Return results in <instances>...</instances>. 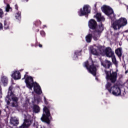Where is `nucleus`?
<instances>
[{"instance_id": "nucleus-1", "label": "nucleus", "mask_w": 128, "mask_h": 128, "mask_svg": "<svg viewBox=\"0 0 128 128\" xmlns=\"http://www.w3.org/2000/svg\"><path fill=\"white\" fill-rule=\"evenodd\" d=\"M26 84V87L30 90H32V88H34V91L37 94H42V88L36 82H34V79L32 77L30 76H26V74L24 76V78L22 80H24Z\"/></svg>"}, {"instance_id": "nucleus-2", "label": "nucleus", "mask_w": 128, "mask_h": 128, "mask_svg": "<svg viewBox=\"0 0 128 128\" xmlns=\"http://www.w3.org/2000/svg\"><path fill=\"white\" fill-rule=\"evenodd\" d=\"M90 52L94 56H106V48H104L100 45H94L90 46Z\"/></svg>"}, {"instance_id": "nucleus-3", "label": "nucleus", "mask_w": 128, "mask_h": 128, "mask_svg": "<svg viewBox=\"0 0 128 128\" xmlns=\"http://www.w3.org/2000/svg\"><path fill=\"white\" fill-rule=\"evenodd\" d=\"M106 88L108 90L110 94H112L114 96H120V88L118 87V86L116 85H114V86H112V83H108L106 85Z\"/></svg>"}, {"instance_id": "nucleus-4", "label": "nucleus", "mask_w": 128, "mask_h": 128, "mask_svg": "<svg viewBox=\"0 0 128 128\" xmlns=\"http://www.w3.org/2000/svg\"><path fill=\"white\" fill-rule=\"evenodd\" d=\"M128 24V20L124 18H121L119 20L115 21L112 23V26L113 28L116 30H120V28H122Z\"/></svg>"}, {"instance_id": "nucleus-5", "label": "nucleus", "mask_w": 128, "mask_h": 128, "mask_svg": "<svg viewBox=\"0 0 128 128\" xmlns=\"http://www.w3.org/2000/svg\"><path fill=\"white\" fill-rule=\"evenodd\" d=\"M92 64V60L90 58L84 63V66L86 68L90 74H92L93 76H96V68Z\"/></svg>"}, {"instance_id": "nucleus-6", "label": "nucleus", "mask_w": 128, "mask_h": 128, "mask_svg": "<svg viewBox=\"0 0 128 128\" xmlns=\"http://www.w3.org/2000/svg\"><path fill=\"white\" fill-rule=\"evenodd\" d=\"M52 120V116H50V110L46 106H44L43 108V114L41 118V120L46 124H50V122Z\"/></svg>"}, {"instance_id": "nucleus-7", "label": "nucleus", "mask_w": 128, "mask_h": 128, "mask_svg": "<svg viewBox=\"0 0 128 128\" xmlns=\"http://www.w3.org/2000/svg\"><path fill=\"white\" fill-rule=\"evenodd\" d=\"M102 10L105 14L108 16H110L112 20H114L116 16H114V10H112V9L110 6L104 5L102 7Z\"/></svg>"}, {"instance_id": "nucleus-8", "label": "nucleus", "mask_w": 128, "mask_h": 128, "mask_svg": "<svg viewBox=\"0 0 128 128\" xmlns=\"http://www.w3.org/2000/svg\"><path fill=\"white\" fill-rule=\"evenodd\" d=\"M105 56L108 58H112V62L116 66H118V62H116V56H114V52L112 51V48L110 47L106 48V52Z\"/></svg>"}, {"instance_id": "nucleus-9", "label": "nucleus", "mask_w": 128, "mask_h": 128, "mask_svg": "<svg viewBox=\"0 0 128 128\" xmlns=\"http://www.w3.org/2000/svg\"><path fill=\"white\" fill-rule=\"evenodd\" d=\"M102 30H104V26H102V24H100L98 26H97L96 31L92 34L93 35H92V36H93L94 40H98L100 38V34L102 32Z\"/></svg>"}, {"instance_id": "nucleus-10", "label": "nucleus", "mask_w": 128, "mask_h": 128, "mask_svg": "<svg viewBox=\"0 0 128 128\" xmlns=\"http://www.w3.org/2000/svg\"><path fill=\"white\" fill-rule=\"evenodd\" d=\"M105 73L106 80H110L112 82H116V76L118 75L116 72H114L112 70L110 72L105 70Z\"/></svg>"}, {"instance_id": "nucleus-11", "label": "nucleus", "mask_w": 128, "mask_h": 128, "mask_svg": "<svg viewBox=\"0 0 128 128\" xmlns=\"http://www.w3.org/2000/svg\"><path fill=\"white\" fill-rule=\"evenodd\" d=\"M90 12V6L88 5H85L83 6L82 9L81 8L80 11L78 12V14L80 16H86Z\"/></svg>"}, {"instance_id": "nucleus-12", "label": "nucleus", "mask_w": 128, "mask_h": 128, "mask_svg": "<svg viewBox=\"0 0 128 128\" xmlns=\"http://www.w3.org/2000/svg\"><path fill=\"white\" fill-rule=\"evenodd\" d=\"M32 118L30 116L28 115L26 118L24 120V122L19 128H28L32 124Z\"/></svg>"}, {"instance_id": "nucleus-13", "label": "nucleus", "mask_w": 128, "mask_h": 128, "mask_svg": "<svg viewBox=\"0 0 128 128\" xmlns=\"http://www.w3.org/2000/svg\"><path fill=\"white\" fill-rule=\"evenodd\" d=\"M10 98L12 100V106L13 108H16L18 106V98L14 94H12V95H10L9 96H7L6 100H10Z\"/></svg>"}, {"instance_id": "nucleus-14", "label": "nucleus", "mask_w": 128, "mask_h": 128, "mask_svg": "<svg viewBox=\"0 0 128 128\" xmlns=\"http://www.w3.org/2000/svg\"><path fill=\"white\" fill-rule=\"evenodd\" d=\"M11 76L14 78V80H20L22 76L20 75V72L18 70H14L12 72Z\"/></svg>"}, {"instance_id": "nucleus-15", "label": "nucleus", "mask_w": 128, "mask_h": 128, "mask_svg": "<svg viewBox=\"0 0 128 128\" xmlns=\"http://www.w3.org/2000/svg\"><path fill=\"white\" fill-rule=\"evenodd\" d=\"M10 124L14 126H16L20 124L18 118L16 117H12L10 119Z\"/></svg>"}, {"instance_id": "nucleus-16", "label": "nucleus", "mask_w": 128, "mask_h": 128, "mask_svg": "<svg viewBox=\"0 0 128 128\" xmlns=\"http://www.w3.org/2000/svg\"><path fill=\"white\" fill-rule=\"evenodd\" d=\"M88 26L92 30H94L96 26V22L93 19L90 20L88 22Z\"/></svg>"}, {"instance_id": "nucleus-17", "label": "nucleus", "mask_w": 128, "mask_h": 128, "mask_svg": "<svg viewBox=\"0 0 128 128\" xmlns=\"http://www.w3.org/2000/svg\"><path fill=\"white\" fill-rule=\"evenodd\" d=\"M102 64L106 68H110V66H112V62L108 60H106L104 62H102Z\"/></svg>"}, {"instance_id": "nucleus-18", "label": "nucleus", "mask_w": 128, "mask_h": 128, "mask_svg": "<svg viewBox=\"0 0 128 128\" xmlns=\"http://www.w3.org/2000/svg\"><path fill=\"white\" fill-rule=\"evenodd\" d=\"M1 82L4 86H7L8 84V78L6 76H2Z\"/></svg>"}, {"instance_id": "nucleus-19", "label": "nucleus", "mask_w": 128, "mask_h": 128, "mask_svg": "<svg viewBox=\"0 0 128 128\" xmlns=\"http://www.w3.org/2000/svg\"><path fill=\"white\" fill-rule=\"evenodd\" d=\"M95 16L98 22H104V18L102 16V14L97 13Z\"/></svg>"}, {"instance_id": "nucleus-20", "label": "nucleus", "mask_w": 128, "mask_h": 128, "mask_svg": "<svg viewBox=\"0 0 128 128\" xmlns=\"http://www.w3.org/2000/svg\"><path fill=\"white\" fill-rule=\"evenodd\" d=\"M33 112L38 114L40 111V108L38 105L34 104L32 107Z\"/></svg>"}, {"instance_id": "nucleus-21", "label": "nucleus", "mask_w": 128, "mask_h": 128, "mask_svg": "<svg viewBox=\"0 0 128 128\" xmlns=\"http://www.w3.org/2000/svg\"><path fill=\"white\" fill-rule=\"evenodd\" d=\"M122 49L121 48H118L116 50L115 52L116 54L118 56V58H122Z\"/></svg>"}, {"instance_id": "nucleus-22", "label": "nucleus", "mask_w": 128, "mask_h": 128, "mask_svg": "<svg viewBox=\"0 0 128 128\" xmlns=\"http://www.w3.org/2000/svg\"><path fill=\"white\" fill-rule=\"evenodd\" d=\"M92 38V34H89L86 37V40L87 42H90Z\"/></svg>"}, {"instance_id": "nucleus-23", "label": "nucleus", "mask_w": 128, "mask_h": 128, "mask_svg": "<svg viewBox=\"0 0 128 128\" xmlns=\"http://www.w3.org/2000/svg\"><path fill=\"white\" fill-rule=\"evenodd\" d=\"M80 52H82V50H76L75 52L74 56V60H76V58H78V56L80 55Z\"/></svg>"}, {"instance_id": "nucleus-24", "label": "nucleus", "mask_w": 128, "mask_h": 128, "mask_svg": "<svg viewBox=\"0 0 128 128\" xmlns=\"http://www.w3.org/2000/svg\"><path fill=\"white\" fill-rule=\"evenodd\" d=\"M10 28V22L8 20H5L4 22V28L8 30Z\"/></svg>"}, {"instance_id": "nucleus-25", "label": "nucleus", "mask_w": 128, "mask_h": 128, "mask_svg": "<svg viewBox=\"0 0 128 128\" xmlns=\"http://www.w3.org/2000/svg\"><path fill=\"white\" fill-rule=\"evenodd\" d=\"M20 12H18L17 13H16L15 18L16 20H20V14H21Z\"/></svg>"}, {"instance_id": "nucleus-26", "label": "nucleus", "mask_w": 128, "mask_h": 128, "mask_svg": "<svg viewBox=\"0 0 128 128\" xmlns=\"http://www.w3.org/2000/svg\"><path fill=\"white\" fill-rule=\"evenodd\" d=\"M12 86H10V87H9L8 95L7 96H11L12 94H14V93H12Z\"/></svg>"}, {"instance_id": "nucleus-27", "label": "nucleus", "mask_w": 128, "mask_h": 128, "mask_svg": "<svg viewBox=\"0 0 128 128\" xmlns=\"http://www.w3.org/2000/svg\"><path fill=\"white\" fill-rule=\"evenodd\" d=\"M6 12H10V10H12V8L10 6V4H7L6 6Z\"/></svg>"}, {"instance_id": "nucleus-28", "label": "nucleus", "mask_w": 128, "mask_h": 128, "mask_svg": "<svg viewBox=\"0 0 128 128\" xmlns=\"http://www.w3.org/2000/svg\"><path fill=\"white\" fill-rule=\"evenodd\" d=\"M40 34L42 36H46V32H44V31L42 30L40 32Z\"/></svg>"}, {"instance_id": "nucleus-29", "label": "nucleus", "mask_w": 128, "mask_h": 128, "mask_svg": "<svg viewBox=\"0 0 128 128\" xmlns=\"http://www.w3.org/2000/svg\"><path fill=\"white\" fill-rule=\"evenodd\" d=\"M34 126V128H38V122H35L34 124H33Z\"/></svg>"}, {"instance_id": "nucleus-30", "label": "nucleus", "mask_w": 128, "mask_h": 128, "mask_svg": "<svg viewBox=\"0 0 128 128\" xmlns=\"http://www.w3.org/2000/svg\"><path fill=\"white\" fill-rule=\"evenodd\" d=\"M30 104V102L28 99L27 100H26V104L24 105V106H28V104Z\"/></svg>"}, {"instance_id": "nucleus-31", "label": "nucleus", "mask_w": 128, "mask_h": 128, "mask_svg": "<svg viewBox=\"0 0 128 128\" xmlns=\"http://www.w3.org/2000/svg\"><path fill=\"white\" fill-rule=\"evenodd\" d=\"M4 14V12H2V10L0 8V18H2V16Z\"/></svg>"}, {"instance_id": "nucleus-32", "label": "nucleus", "mask_w": 128, "mask_h": 128, "mask_svg": "<svg viewBox=\"0 0 128 128\" xmlns=\"http://www.w3.org/2000/svg\"><path fill=\"white\" fill-rule=\"evenodd\" d=\"M42 102V98H39L37 99V102L38 104L39 102Z\"/></svg>"}, {"instance_id": "nucleus-33", "label": "nucleus", "mask_w": 128, "mask_h": 128, "mask_svg": "<svg viewBox=\"0 0 128 128\" xmlns=\"http://www.w3.org/2000/svg\"><path fill=\"white\" fill-rule=\"evenodd\" d=\"M4 4H8V2H10V0H4Z\"/></svg>"}, {"instance_id": "nucleus-34", "label": "nucleus", "mask_w": 128, "mask_h": 128, "mask_svg": "<svg viewBox=\"0 0 128 128\" xmlns=\"http://www.w3.org/2000/svg\"><path fill=\"white\" fill-rule=\"evenodd\" d=\"M0 30H2V24L0 22Z\"/></svg>"}, {"instance_id": "nucleus-35", "label": "nucleus", "mask_w": 128, "mask_h": 128, "mask_svg": "<svg viewBox=\"0 0 128 128\" xmlns=\"http://www.w3.org/2000/svg\"><path fill=\"white\" fill-rule=\"evenodd\" d=\"M15 8L16 10H18V4L15 5Z\"/></svg>"}, {"instance_id": "nucleus-36", "label": "nucleus", "mask_w": 128, "mask_h": 128, "mask_svg": "<svg viewBox=\"0 0 128 128\" xmlns=\"http://www.w3.org/2000/svg\"><path fill=\"white\" fill-rule=\"evenodd\" d=\"M38 46L39 48H42V44H39Z\"/></svg>"}, {"instance_id": "nucleus-37", "label": "nucleus", "mask_w": 128, "mask_h": 128, "mask_svg": "<svg viewBox=\"0 0 128 128\" xmlns=\"http://www.w3.org/2000/svg\"><path fill=\"white\" fill-rule=\"evenodd\" d=\"M22 0V2H28V0Z\"/></svg>"}, {"instance_id": "nucleus-38", "label": "nucleus", "mask_w": 128, "mask_h": 128, "mask_svg": "<svg viewBox=\"0 0 128 128\" xmlns=\"http://www.w3.org/2000/svg\"><path fill=\"white\" fill-rule=\"evenodd\" d=\"M44 102H46V96H44Z\"/></svg>"}, {"instance_id": "nucleus-39", "label": "nucleus", "mask_w": 128, "mask_h": 128, "mask_svg": "<svg viewBox=\"0 0 128 128\" xmlns=\"http://www.w3.org/2000/svg\"><path fill=\"white\" fill-rule=\"evenodd\" d=\"M0 94H2V90L0 89Z\"/></svg>"}, {"instance_id": "nucleus-40", "label": "nucleus", "mask_w": 128, "mask_h": 128, "mask_svg": "<svg viewBox=\"0 0 128 128\" xmlns=\"http://www.w3.org/2000/svg\"><path fill=\"white\" fill-rule=\"evenodd\" d=\"M7 104H10V101H8Z\"/></svg>"}, {"instance_id": "nucleus-41", "label": "nucleus", "mask_w": 128, "mask_h": 128, "mask_svg": "<svg viewBox=\"0 0 128 128\" xmlns=\"http://www.w3.org/2000/svg\"><path fill=\"white\" fill-rule=\"evenodd\" d=\"M125 74H128V71H126Z\"/></svg>"}, {"instance_id": "nucleus-42", "label": "nucleus", "mask_w": 128, "mask_h": 128, "mask_svg": "<svg viewBox=\"0 0 128 128\" xmlns=\"http://www.w3.org/2000/svg\"><path fill=\"white\" fill-rule=\"evenodd\" d=\"M127 12H128V6L127 7Z\"/></svg>"}, {"instance_id": "nucleus-43", "label": "nucleus", "mask_w": 128, "mask_h": 128, "mask_svg": "<svg viewBox=\"0 0 128 128\" xmlns=\"http://www.w3.org/2000/svg\"><path fill=\"white\" fill-rule=\"evenodd\" d=\"M116 35H117V36H118V33H117V34H116Z\"/></svg>"}, {"instance_id": "nucleus-44", "label": "nucleus", "mask_w": 128, "mask_h": 128, "mask_svg": "<svg viewBox=\"0 0 128 128\" xmlns=\"http://www.w3.org/2000/svg\"><path fill=\"white\" fill-rule=\"evenodd\" d=\"M44 26L46 27V25H44Z\"/></svg>"}, {"instance_id": "nucleus-45", "label": "nucleus", "mask_w": 128, "mask_h": 128, "mask_svg": "<svg viewBox=\"0 0 128 128\" xmlns=\"http://www.w3.org/2000/svg\"><path fill=\"white\" fill-rule=\"evenodd\" d=\"M114 36H116V34H114Z\"/></svg>"}]
</instances>
